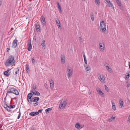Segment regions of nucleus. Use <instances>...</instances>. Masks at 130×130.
<instances>
[{"label": "nucleus", "mask_w": 130, "mask_h": 130, "mask_svg": "<svg viewBox=\"0 0 130 130\" xmlns=\"http://www.w3.org/2000/svg\"><path fill=\"white\" fill-rule=\"evenodd\" d=\"M15 63L14 57L13 56L11 55L9 56L8 59L7 60L5 64L6 66L7 67L13 65Z\"/></svg>", "instance_id": "f257e3e1"}, {"label": "nucleus", "mask_w": 130, "mask_h": 130, "mask_svg": "<svg viewBox=\"0 0 130 130\" xmlns=\"http://www.w3.org/2000/svg\"><path fill=\"white\" fill-rule=\"evenodd\" d=\"M100 28V30L103 31H104L106 30V25L105 23H104V21H101Z\"/></svg>", "instance_id": "f03ea898"}, {"label": "nucleus", "mask_w": 130, "mask_h": 130, "mask_svg": "<svg viewBox=\"0 0 130 130\" xmlns=\"http://www.w3.org/2000/svg\"><path fill=\"white\" fill-rule=\"evenodd\" d=\"M67 101L66 100L61 101L59 105V108L61 109H64L65 108L67 104Z\"/></svg>", "instance_id": "7ed1b4c3"}, {"label": "nucleus", "mask_w": 130, "mask_h": 130, "mask_svg": "<svg viewBox=\"0 0 130 130\" xmlns=\"http://www.w3.org/2000/svg\"><path fill=\"white\" fill-rule=\"evenodd\" d=\"M98 78L102 83H104L105 82V80L103 75L100 74H98Z\"/></svg>", "instance_id": "20e7f679"}, {"label": "nucleus", "mask_w": 130, "mask_h": 130, "mask_svg": "<svg viewBox=\"0 0 130 130\" xmlns=\"http://www.w3.org/2000/svg\"><path fill=\"white\" fill-rule=\"evenodd\" d=\"M100 49L101 51H103L105 49V45L104 42H101L99 43Z\"/></svg>", "instance_id": "39448f33"}, {"label": "nucleus", "mask_w": 130, "mask_h": 130, "mask_svg": "<svg viewBox=\"0 0 130 130\" xmlns=\"http://www.w3.org/2000/svg\"><path fill=\"white\" fill-rule=\"evenodd\" d=\"M96 90L98 94L101 96H102L104 95V93L101 90L100 88L97 87L96 88Z\"/></svg>", "instance_id": "423d86ee"}, {"label": "nucleus", "mask_w": 130, "mask_h": 130, "mask_svg": "<svg viewBox=\"0 0 130 130\" xmlns=\"http://www.w3.org/2000/svg\"><path fill=\"white\" fill-rule=\"evenodd\" d=\"M18 40L17 39H15L12 43V47L13 48H15L17 46Z\"/></svg>", "instance_id": "0eeeda50"}, {"label": "nucleus", "mask_w": 130, "mask_h": 130, "mask_svg": "<svg viewBox=\"0 0 130 130\" xmlns=\"http://www.w3.org/2000/svg\"><path fill=\"white\" fill-rule=\"evenodd\" d=\"M32 96V94L31 93L28 94L27 96V99L29 103L31 102V97Z\"/></svg>", "instance_id": "6e6552de"}, {"label": "nucleus", "mask_w": 130, "mask_h": 130, "mask_svg": "<svg viewBox=\"0 0 130 130\" xmlns=\"http://www.w3.org/2000/svg\"><path fill=\"white\" fill-rule=\"evenodd\" d=\"M27 49L29 51H30L32 49L31 42L29 41L27 44Z\"/></svg>", "instance_id": "1a4fd4ad"}, {"label": "nucleus", "mask_w": 130, "mask_h": 130, "mask_svg": "<svg viewBox=\"0 0 130 130\" xmlns=\"http://www.w3.org/2000/svg\"><path fill=\"white\" fill-rule=\"evenodd\" d=\"M61 63L62 64H64L65 62V58L64 55L61 54Z\"/></svg>", "instance_id": "9d476101"}, {"label": "nucleus", "mask_w": 130, "mask_h": 130, "mask_svg": "<svg viewBox=\"0 0 130 130\" xmlns=\"http://www.w3.org/2000/svg\"><path fill=\"white\" fill-rule=\"evenodd\" d=\"M84 66L85 67V69L86 71L87 72L89 71L91 69V68L89 65L87 64H84Z\"/></svg>", "instance_id": "9b49d317"}, {"label": "nucleus", "mask_w": 130, "mask_h": 130, "mask_svg": "<svg viewBox=\"0 0 130 130\" xmlns=\"http://www.w3.org/2000/svg\"><path fill=\"white\" fill-rule=\"evenodd\" d=\"M39 100V97H34L32 99H31V102L29 103H32L33 102H37Z\"/></svg>", "instance_id": "f8f14e48"}, {"label": "nucleus", "mask_w": 130, "mask_h": 130, "mask_svg": "<svg viewBox=\"0 0 130 130\" xmlns=\"http://www.w3.org/2000/svg\"><path fill=\"white\" fill-rule=\"evenodd\" d=\"M41 45L43 48L45 49V41L43 39H42V41L41 42Z\"/></svg>", "instance_id": "ddd939ff"}, {"label": "nucleus", "mask_w": 130, "mask_h": 130, "mask_svg": "<svg viewBox=\"0 0 130 130\" xmlns=\"http://www.w3.org/2000/svg\"><path fill=\"white\" fill-rule=\"evenodd\" d=\"M50 86L51 88H53L54 87V83L52 79L50 80Z\"/></svg>", "instance_id": "4468645a"}, {"label": "nucleus", "mask_w": 130, "mask_h": 130, "mask_svg": "<svg viewBox=\"0 0 130 130\" xmlns=\"http://www.w3.org/2000/svg\"><path fill=\"white\" fill-rule=\"evenodd\" d=\"M12 93L16 95H18L19 94V92L17 90L14 88H13Z\"/></svg>", "instance_id": "2eb2a0df"}, {"label": "nucleus", "mask_w": 130, "mask_h": 130, "mask_svg": "<svg viewBox=\"0 0 130 130\" xmlns=\"http://www.w3.org/2000/svg\"><path fill=\"white\" fill-rule=\"evenodd\" d=\"M120 105L121 107H123L124 103L122 100L120 99L119 101Z\"/></svg>", "instance_id": "dca6fc26"}, {"label": "nucleus", "mask_w": 130, "mask_h": 130, "mask_svg": "<svg viewBox=\"0 0 130 130\" xmlns=\"http://www.w3.org/2000/svg\"><path fill=\"white\" fill-rule=\"evenodd\" d=\"M75 127L77 129H81L82 128V127H81L79 123H77L75 125Z\"/></svg>", "instance_id": "f3484780"}, {"label": "nucleus", "mask_w": 130, "mask_h": 130, "mask_svg": "<svg viewBox=\"0 0 130 130\" xmlns=\"http://www.w3.org/2000/svg\"><path fill=\"white\" fill-rule=\"evenodd\" d=\"M38 112H32L30 113V115L32 116H35L38 115Z\"/></svg>", "instance_id": "a211bd4d"}, {"label": "nucleus", "mask_w": 130, "mask_h": 130, "mask_svg": "<svg viewBox=\"0 0 130 130\" xmlns=\"http://www.w3.org/2000/svg\"><path fill=\"white\" fill-rule=\"evenodd\" d=\"M42 23L43 26L45 24V18L43 16L42 18Z\"/></svg>", "instance_id": "6ab92c4d"}, {"label": "nucleus", "mask_w": 130, "mask_h": 130, "mask_svg": "<svg viewBox=\"0 0 130 130\" xmlns=\"http://www.w3.org/2000/svg\"><path fill=\"white\" fill-rule=\"evenodd\" d=\"M73 73V71L67 72L68 77V78L71 77Z\"/></svg>", "instance_id": "aec40b11"}, {"label": "nucleus", "mask_w": 130, "mask_h": 130, "mask_svg": "<svg viewBox=\"0 0 130 130\" xmlns=\"http://www.w3.org/2000/svg\"><path fill=\"white\" fill-rule=\"evenodd\" d=\"M83 54L85 63L86 64H87V59L86 57V56L85 54V53L84 52H83Z\"/></svg>", "instance_id": "412c9836"}, {"label": "nucleus", "mask_w": 130, "mask_h": 130, "mask_svg": "<svg viewBox=\"0 0 130 130\" xmlns=\"http://www.w3.org/2000/svg\"><path fill=\"white\" fill-rule=\"evenodd\" d=\"M105 66L106 67L107 70H108V72H111L112 71L111 68L109 67L108 66H106L105 65Z\"/></svg>", "instance_id": "4be33fe9"}, {"label": "nucleus", "mask_w": 130, "mask_h": 130, "mask_svg": "<svg viewBox=\"0 0 130 130\" xmlns=\"http://www.w3.org/2000/svg\"><path fill=\"white\" fill-rule=\"evenodd\" d=\"M13 90V88H10L8 89L7 91V92L8 93H12Z\"/></svg>", "instance_id": "5701e85b"}, {"label": "nucleus", "mask_w": 130, "mask_h": 130, "mask_svg": "<svg viewBox=\"0 0 130 130\" xmlns=\"http://www.w3.org/2000/svg\"><path fill=\"white\" fill-rule=\"evenodd\" d=\"M115 118L116 116L113 117L112 116L109 119L108 121L109 122L112 121L115 119Z\"/></svg>", "instance_id": "b1692460"}, {"label": "nucleus", "mask_w": 130, "mask_h": 130, "mask_svg": "<svg viewBox=\"0 0 130 130\" xmlns=\"http://www.w3.org/2000/svg\"><path fill=\"white\" fill-rule=\"evenodd\" d=\"M112 109L114 110H116V107L115 106V103L114 102H112Z\"/></svg>", "instance_id": "393cba45"}, {"label": "nucleus", "mask_w": 130, "mask_h": 130, "mask_svg": "<svg viewBox=\"0 0 130 130\" xmlns=\"http://www.w3.org/2000/svg\"><path fill=\"white\" fill-rule=\"evenodd\" d=\"M10 74V72H8V71H6L4 72V74L7 76H9Z\"/></svg>", "instance_id": "a878e982"}, {"label": "nucleus", "mask_w": 130, "mask_h": 130, "mask_svg": "<svg viewBox=\"0 0 130 130\" xmlns=\"http://www.w3.org/2000/svg\"><path fill=\"white\" fill-rule=\"evenodd\" d=\"M90 17L92 21H94V18L93 14L92 13H91L90 14Z\"/></svg>", "instance_id": "bb28decb"}, {"label": "nucleus", "mask_w": 130, "mask_h": 130, "mask_svg": "<svg viewBox=\"0 0 130 130\" xmlns=\"http://www.w3.org/2000/svg\"><path fill=\"white\" fill-rule=\"evenodd\" d=\"M126 74L127 75L125 76V79H128L129 78L130 76V74L128 73H127Z\"/></svg>", "instance_id": "cd10ccee"}, {"label": "nucleus", "mask_w": 130, "mask_h": 130, "mask_svg": "<svg viewBox=\"0 0 130 130\" xmlns=\"http://www.w3.org/2000/svg\"><path fill=\"white\" fill-rule=\"evenodd\" d=\"M116 1L119 6H121V5L120 0H116Z\"/></svg>", "instance_id": "c85d7f7f"}, {"label": "nucleus", "mask_w": 130, "mask_h": 130, "mask_svg": "<svg viewBox=\"0 0 130 130\" xmlns=\"http://www.w3.org/2000/svg\"><path fill=\"white\" fill-rule=\"evenodd\" d=\"M56 21L57 26L60 24V21L58 19H57L56 20Z\"/></svg>", "instance_id": "c756f323"}, {"label": "nucleus", "mask_w": 130, "mask_h": 130, "mask_svg": "<svg viewBox=\"0 0 130 130\" xmlns=\"http://www.w3.org/2000/svg\"><path fill=\"white\" fill-rule=\"evenodd\" d=\"M95 4L98 6H99L100 5V0H95Z\"/></svg>", "instance_id": "7c9ffc66"}, {"label": "nucleus", "mask_w": 130, "mask_h": 130, "mask_svg": "<svg viewBox=\"0 0 130 130\" xmlns=\"http://www.w3.org/2000/svg\"><path fill=\"white\" fill-rule=\"evenodd\" d=\"M30 103L32 105H33L34 106H35L38 104L39 103L38 102H36V103H34V102H33L32 103Z\"/></svg>", "instance_id": "2f4dec72"}, {"label": "nucleus", "mask_w": 130, "mask_h": 130, "mask_svg": "<svg viewBox=\"0 0 130 130\" xmlns=\"http://www.w3.org/2000/svg\"><path fill=\"white\" fill-rule=\"evenodd\" d=\"M52 110V108H49L45 110V112L46 113H48V111H51Z\"/></svg>", "instance_id": "473e14b6"}, {"label": "nucleus", "mask_w": 130, "mask_h": 130, "mask_svg": "<svg viewBox=\"0 0 130 130\" xmlns=\"http://www.w3.org/2000/svg\"><path fill=\"white\" fill-rule=\"evenodd\" d=\"M36 27L37 31L38 32L40 30V26L39 25H36Z\"/></svg>", "instance_id": "72a5a7b5"}, {"label": "nucleus", "mask_w": 130, "mask_h": 130, "mask_svg": "<svg viewBox=\"0 0 130 130\" xmlns=\"http://www.w3.org/2000/svg\"><path fill=\"white\" fill-rule=\"evenodd\" d=\"M26 71L28 73L29 71V69L28 66L27 64L26 65Z\"/></svg>", "instance_id": "f704fd0d"}, {"label": "nucleus", "mask_w": 130, "mask_h": 130, "mask_svg": "<svg viewBox=\"0 0 130 130\" xmlns=\"http://www.w3.org/2000/svg\"><path fill=\"white\" fill-rule=\"evenodd\" d=\"M67 72H70L72 71V70L70 68L69 66H68L67 67Z\"/></svg>", "instance_id": "c9c22d12"}, {"label": "nucleus", "mask_w": 130, "mask_h": 130, "mask_svg": "<svg viewBox=\"0 0 130 130\" xmlns=\"http://www.w3.org/2000/svg\"><path fill=\"white\" fill-rule=\"evenodd\" d=\"M108 5V6L109 7H111L112 6V3H111L110 1L107 4Z\"/></svg>", "instance_id": "e433bc0d"}, {"label": "nucleus", "mask_w": 130, "mask_h": 130, "mask_svg": "<svg viewBox=\"0 0 130 130\" xmlns=\"http://www.w3.org/2000/svg\"><path fill=\"white\" fill-rule=\"evenodd\" d=\"M105 90L107 92H109V91L108 87L106 85H105Z\"/></svg>", "instance_id": "4c0bfd02"}, {"label": "nucleus", "mask_w": 130, "mask_h": 130, "mask_svg": "<svg viewBox=\"0 0 130 130\" xmlns=\"http://www.w3.org/2000/svg\"><path fill=\"white\" fill-rule=\"evenodd\" d=\"M33 89L32 90H35V89H36V87L35 85H34L32 87Z\"/></svg>", "instance_id": "58836bf2"}, {"label": "nucleus", "mask_w": 130, "mask_h": 130, "mask_svg": "<svg viewBox=\"0 0 130 130\" xmlns=\"http://www.w3.org/2000/svg\"><path fill=\"white\" fill-rule=\"evenodd\" d=\"M11 109V108L10 107V106H8L7 107V108L6 109L9 111H10L11 110H10V109Z\"/></svg>", "instance_id": "ea45409f"}, {"label": "nucleus", "mask_w": 130, "mask_h": 130, "mask_svg": "<svg viewBox=\"0 0 130 130\" xmlns=\"http://www.w3.org/2000/svg\"><path fill=\"white\" fill-rule=\"evenodd\" d=\"M19 68H18L17 69V70L15 71V73L16 74H18L19 72Z\"/></svg>", "instance_id": "a19ab883"}, {"label": "nucleus", "mask_w": 130, "mask_h": 130, "mask_svg": "<svg viewBox=\"0 0 130 130\" xmlns=\"http://www.w3.org/2000/svg\"><path fill=\"white\" fill-rule=\"evenodd\" d=\"M35 91L36 92L35 93V95H40V93H39V92H38L37 91Z\"/></svg>", "instance_id": "79ce46f5"}, {"label": "nucleus", "mask_w": 130, "mask_h": 130, "mask_svg": "<svg viewBox=\"0 0 130 130\" xmlns=\"http://www.w3.org/2000/svg\"><path fill=\"white\" fill-rule=\"evenodd\" d=\"M15 105H12L10 106V107L11 108H13L15 107Z\"/></svg>", "instance_id": "37998d69"}, {"label": "nucleus", "mask_w": 130, "mask_h": 130, "mask_svg": "<svg viewBox=\"0 0 130 130\" xmlns=\"http://www.w3.org/2000/svg\"><path fill=\"white\" fill-rule=\"evenodd\" d=\"M42 109H40L39 110L38 112H38V115L39 114V113L41 112L42 111Z\"/></svg>", "instance_id": "c03bdc74"}, {"label": "nucleus", "mask_w": 130, "mask_h": 130, "mask_svg": "<svg viewBox=\"0 0 130 130\" xmlns=\"http://www.w3.org/2000/svg\"><path fill=\"white\" fill-rule=\"evenodd\" d=\"M105 2L107 4L110 1L109 0H104Z\"/></svg>", "instance_id": "a18cd8bd"}, {"label": "nucleus", "mask_w": 130, "mask_h": 130, "mask_svg": "<svg viewBox=\"0 0 130 130\" xmlns=\"http://www.w3.org/2000/svg\"><path fill=\"white\" fill-rule=\"evenodd\" d=\"M58 9H59V11H60V12H61V7L60 6L58 7Z\"/></svg>", "instance_id": "49530a36"}, {"label": "nucleus", "mask_w": 130, "mask_h": 130, "mask_svg": "<svg viewBox=\"0 0 130 130\" xmlns=\"http://www.w3.org/2000/svg\"><path fill=\"white\" fill-rule=\"evenodd\" d=\"M36 90H31V92H32L33 94L35 95V93L36 92L35 91Z\"/></svg>", "instance_id": "de8ad7c7"}, {"label": "nucleus", "mask_w": 130, "mask_h": 130, "mask_svg": "<svg viewBox=\"0 0 130 130\" xmlns=\"http://www.w3.org/2000/svg\"><path fill=\"white\" fill-rule=\"evenodd\" d=\"M8 106V105L7 104H5L4 105V107L6 109L7 108V107Z\"/></svg>", "instance_id": "09e8293b"}, {"label": "nucleus", "mask_w": 130, "mask_h": 130, "mask_svg": "<svg viewBox=\"0 0 130 130\" xmlns=\"http://www.w3.org/2000/svg\"><path fill=\"white\" fill-rule=\"evenodd\" d=\"M127 121L129 123L130 122V115H129V116L128 117Z\"/></svg>", "instance_id": "8fccbe9b"}, {"label": "nucleus", "mask_w": 130, "mask_h": 130, "mask_svg": "<svg viewBox=\"0 0 130 130\" xmlns=\"http://www.w3.org/2000/svg\"><path fill=\"white\" fill-rule=\"evenodd\" d=\"M21 113L20 112V113H19L18 117V119H19L20 118V116H21Z\"/></svg>", "instance_id": "3c124183"}, {"label": "nucleus", "mask_w": 130, "mask_h": 130, "mask_svg": "<svg viewBox=\"0 0 130 130\" xmlns=\"http://www.w3.org/2000/svg\"><path fill=\"white\" fill-rule=\"evenodd\" d=\"M79 40L80 41V42H82V39L80 37H79Z\"/></svg>", "instance_id": "603ef678"}, {"label": "nucleus", "mask_w": 130, "mask_h": 130, "mask_svg": "<svg viewBox=\"0 0 130 130\" xmlns=\"http://www.w3.org/2000/svg\"><path fill=\"white\" fill-rule=\"evenodd\" d=\"M59 28H60V29H61V27L60 25H60H58V26H57Z\"/></svg>", "instance_id": "864d4df0"}, {"label": "nucleus", "mask_w": 130, "mask_h": 130, "mask_svg": "<svg viewBox=\"0 0 130 130\" xmlns=\"http://www.w3.org/2000/svg\"><path fill=\"white\" fill-rule=\"evenodd\" d=\"M7 52H9V51L10 50L9 48H7Z\"/></svg>", "instance_id": "5fc2aeb1"}, {"label": "nucleus", "mask_w": 130, "mask_h": 130, "mask_svg": "<svg viewBox=\"0 0 130 130\" xmlns=\"http://www.w3.org/2000/svg\"><path fill=\"white\" fill-rule=\"evenodd\" d=\"M2 1L0 0V6H1L2 4Z\"/></svg>", "instance_id": "6e6d98bb"}, {"label": "nucleus", "mask_w": 130, "mask_h": 130, "mask_svg": "<svg viewBox=\"0 0 130 130\" xmlns=\"http://www.w3.org/2000/svg\"><path fill=\"white\" fill-rule=\"evenodd\" d=\"M32 62L33 63H34L35 62V60L33 58H32Z\"/></svg>", "instance_id": "4d7b16f0"}, {"label": "nucleus", "mask_w": 130, "mask_h": 130, "mask_svg": "<svg viewBox=\"0 0 130 130\" xmlns=\"http://www.w3.org/2000/svg\"><path fill=\"white\" fill-rule=\"evenodd\" d=\"M130 86V84H128L127 85V87H129Z\"/></svg>", "instance_id": "13d9d810"}, {"label": "nucleus", "mask_w": 130, "mask_h": 130, "mask_svg": "<svg viewBox=\"0 0 130 130\" xmlns=\"http://www.w3.org/2000/svg\"><path fill=\"white\" fill-rule=\"evenodd\" d=\"M28 9L29 10H31L32 9V7H29L28 8Z\"/></svg>", "instance_id": "bf43d9fd"}, {"label": "nucleus", "mask_w": 130, "mask_h": 130, "mask_svg": "<svg viewBox=\"0 0 130 130\" xmlns=\"http://www.w3.org/2000/svg\"><path fill=\"white\" fill-rule=\"evenodd\" d=\"M57 5H58V6H60V5H59V3H58V2H57Z\"/></svg>", "instance_id": "052dcab7"}, {"label": "nucleus", "mask_w": 130, "mask_h": 130, "mask_svg": "<svg viewBox=\"0 0 130 130\" xmlns=\"http://www.w3.org/2000/svg\"><path fill=\"white\" fill-rule=\"evenodd\" d=\"M88 92L89 94H91V92L90 91H88Z\"/></svg>", "instance_id": "680f3d73"}, {"label": "nucleus", "mask_w": 130, "mask_h": 130, "mask_svg": "<svg viewBox=\"0 0 130 130\" xmlns=\"http://www.w3.org/2000/svg\"><path fill=\"white\" fill-rule=\"evenodd\" d=\"M10 70V69H8L7 70V71H8V72H9V71Z\"/></svg>", "instance_id": "e2e57ef3"}, {"label": "nucleus", "mask_w": 130, "mask_h": 130, "mask_svg": "<svg viewBox=\"0 0 130 130\" xmlns=\"http://www.w3.org/2000/svg\"><path fill=\"white\" fill-rule=\"evenodd\" d=\"M128 17L130 21V17L128 16Z\"/></svg>", "instance_id": "0e129e2a"}, {"label": "nucleus", "mask_w": 130, "mask_h": 130, "mask_svg": "<svg viewBox=\"0 0 130 130\" xmlns=\"http://www.w3.org/2000/svg\"><path fill=\"white\" fill-rule=\"evenodd\" d=\"M11 31H12V30H13V28H11Z\"/></svg>", "instance_id": "69168bd1"}, {"label": "nucleus", "mask_w": 130, "mask_h": 130, "mask_svg": "<svg viewBox=\"0 0 130 130\" xmlns=\"http://www.w3.org/2000/svg\"><path fill=\"white\" fill-rule=\"evenodd\" d=\"M82 1H85V0H82Z\"/></svg>", "instance_id": "338daca9"}, {"label": "nucleus", "mask_w": 130, "mask_h": 130, "mask_svg": "<svg viewBox=\"0 0 130 130\" xmlns=\"http://www.w3.org/2000/svg\"><path fill=\"white\" fill-rule=\"evenodd\" d=\"M0 130H3V129H0Z\"/></svg>", "instance_id": "774afa93"}]
</instances>
